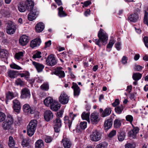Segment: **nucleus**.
<instances>
[{
    "label": "nucleus",
    "instance_id": "f257e3e1",
    "mask_svg": "<svg viewBox=\"0 0 148 148\" xmlns=\"http://www.w3.org/2000/svg\"><path fill=\"white\" fill-rule=\"evenodd\" d=\"M26 6L23 3H20L18 5V9L21 12H24L26 10L28 11H31L33 8L34 3L32 0H27L25 2Z\"/></svg>",
    "mask_w": 148,
    "mask_h": 148
},
{
    "label": "nucleus",
    "instance_id": "f03ea898",
    "mask_svg": "<svg viewBox=\"0 0 148 148\" xmlns=\"http://www.w3.org/2000/svg\"><path fill=\"white\" fill-rule=\"evenodd\" d=\"M103 30L101 28L98 32V36L99 39H96L95 40V44L101 47V45L100 42L104 43L108 40L107 35L106 33L103 32Z\"/></svg>",
    "mask_w": 148,
    "mask_h": 148
},
{
    "label": "nucleus",
    "instance_id": "7ed1b4c3",
    "mask_svg": "<svg viewBox=\"0 0 148 148\" xmlns=\"http://www.w3.org/2000/svg\"><path fill=\"white\" fill-rule=\"evenodd\" d=\"M37 121L36 120H32L27 127L28 135L32 136L34 135L37 126Z\"/></svg>",
    "mask_w": 148,
    "mask_h": 148
},
{
    "label": "nucleus",
    "instance_id": "20e7f679",
    "mask_svg": "<svg viewBox=\"0 0 148 148\" xmlns=\"http://www.w3.org/2000/svg\"><path fill=\"white\" fill-rule=\"evenodd\" d=\"M13 123L14 119L12 116L8 115L6 121L3 122L2 127L5 130H9L11 128Z\"/></svg>",
    "mask_w": 148,
    "mask_h": 148
},
{
    "label": "nucleus",
    "instance_id": "39448f33",
    "mask_svg": "<svg viewBox=\"0 0 148 148\" xmlns=\"http://www.w3.org/2000/svg\"><path fill=\"white\" fill-rule=\"evenodd\" d=\"M102 134L99 131L97 130H93L90 135V139L92 141L97 142L101 139Z\"/></svg>",
    "mask_w": 148,
    "mask_h": 148
},
{
    "label": "nucleus",
    "instance_id": "423d86ee",
    "mask_svg": "<svg viewBox=\"0 0 148 148\" xmlns=\"http://www.w3.org/2000/svg\"><path fill=\"white\" fill-rule=\"evenodd\" d=\"M140 10L138 8H137L134 13L129 16V20L132 22H135L137 21L139 19L138 14L140 13Z\"/></svg>",
    "mask_w": 148,
    "mask_h": 148
},
{
    "label": "nucleus",
    "instance_id": "0eeeda50",
    "mask_svg": "<svg viewBox=\"0 0 148 148\" xmlns=\"http://www.w3.org/2000/svg\"><path fill=\"white\" fill-rule=\"evenodd\" d=\"M46 62L48 65L51 66L55 65L57 63V61L53 54L49 55L46 59Z\"/></svg>",
    "mask_w": 148,
    "mask_h": 148
},
{
    "label": "nucleus",
    "instance_id": "6e6552de",
    "mask_svg": "<svg viewBox=\"0 0 148 148\" xmlns=\"http://www.w3.org/2000/svg\"><path fill=\"white\" fill-rule=\"evenodd\" d=\"M76 116V114H73V112H70L69 114V116L70 118L69 120L68 116H66L64 118V122L66 124L68 123L69 129H70L72 123V121L74 119V117Z\"/></svg>",
    "mask_w": 148,
    "mask_h": 148
},
{
    "label": "nucleus",
    "instance_id": "1a4fd4ad",
    "mask_svg": "<svg viewBox=\"0 0 148 148\" xmlns=\"http://www.w3.org/2000/svg\"><path fill=\"white\" fill-rule=\"evenodd\" d=\"M21 93L20 97L21 99H26L30 98L31 95L30 91L28 88H23L21 90Z\"/></svg>",
    "mask_w": 148,
    "mask_h": 148
},
{
    "label": "nucleus",
    "instance_id": "9d476101",
    "mask_svg": "<svg viewBox=\"0 0 148 148\" xmlns=\"http://www.w3.org/2000/svg\"><path fill=\"white\" fill-rule=\"evenodd\" d=\"M53 124L55 132H58L60 131V128L62 126L61 120L60 119L56 118L53 122Z\"/></svg>",
    "mask_w": 148,
    "mask_h": 148
},
{
    "label": "nucleus",
    "instance_id": "9b49d317",
    "mask_svg": "<svg viewBox=\"0 0 148 148\" xmlns=\"http://www.w3.org/2000/svg\"><path fill=\"white\" fill-rule=\"evenodd\" d=\"M90 118L91 123L93 124H97L100 120L99 115L95 112L91 114Z\"/></svg>",
    "mask_w": 148,
    "mask_h": 148
},
{
    "label": "nucleus",
    "instance_id": "f8f14e48",
    "mask_svg": "<svg viewBox=\"0 0 148 148\" xmlns=\"http://www.w3.org/2000/svg\"><path fill=\"white\" fill-rule=\"evenodd\" d=\"M59 101L62 104H66L68 102L69 98L68 95L65 93H62L59 98Z\"/></svg>",
    "mask_w": 148,
    "mask_h": 148
},
{
    "label": "nucleus",
    "instance_id": "ddd939ff",
    "mask_svg": "<svg viewBox=\"0 0 148 148\" xmlns=\"http://www.w3.org/2000/svg\"><path fill=\"white\" fill-rule=\"evenodd\" d=\"M16 29L14 24L12 23H8L6 28V32L8 34H13L15 32Z\"/></svg>",
    "mask_w": 148,
    "mask_h": 148
},
{
    "label": "nucleus",
    "instance_id": "4468645a",
    "mask_svg": "<svg viewBox=\"0 0 148 148\" xmlns=\"http://www.w3.org/2000/svg\"><path fill=\"white\" fill-rule=\"evenodd\" d=\"M13 108L14 111L17 113H19L21 109V104L19 101L17 99L13 100Z\"/></svg>",
    "mask_w": 148,
    "mask_h": 148
},
{
    "label": "nucleus",
    "instance_id": "2eb2a0df",
    "mask_svg": "<svg viewBox=\"0 0 148 148\" xmlns=\"http://www.w3.org/2000/svg\"><path fill=\"white\" fill-rule=\"evenodd\" d=\"M62 67L57 68L54 72V74L58 76L60 78H63L65 76V74L64 71L62 70Z\"/></svg>",
    "mask_w": 148,
    "mask_h": 148
},
{
    "label": "nucleus",
    "instance_id": "dca6fc26",
    "mask_svg": "<svg viewBox=\"0 0 148 148\" xmlns=\"http://www.w3.org/2000/svg\"><path fill=\"white\" fill-rule=\"evenodd\" d=\"M28 15V18L30 21H32L36 19L38 14V12L36 10L33 9Z\"/></svg>",
    "mask_w": 148,
    "mask_h": 148
},
{
    "label": "nucleus",
    "instance_id": "f3484780",
    "mask_svg": "<svg viewBox=\"0 0 148 148\" xmlns=\"http://www.w3.org/2000/svg\"><path fill=\"white\" fill-rule=\"evenodd\" d=\"M44 116L45 119L47 121H49L53 118V115L51 111L47 110L44 112Z\"/></svg>",
    "mask_w": 148,
    "mask_h": 148
},
{
    "label": "nucleus",
    "instance_id": "a211bd4d",
    "mask_svg": "<svg viewBox=\"0 0 148 148\" xmlns=\"http://www.w3.org/2000/svg\"><path fill=\"white\" fill-rule=\"evenodd\" d=\"M71 88L73 90V94L74 96H78L79 94L80 90L79 87L75 83L73 82Z\"/></svg>",
    "mask_w": 148,
    "mask_h": 148
},
{
    "label": "nucleus",
    "instance_id": "6ab92c4d",
    "mask_svg": "<svg viewBox=\"0 0 148 148\" xmlns=\"http://www.w3.org/2000/svg\"><path fill=\"white\" fill-rule=\"evenodd\" d=\"M29 41L28 37L26 35H23L21 36L19 39V42L20 44L22 46H24L27 45Z\"/></svg>",
    "mask_w": 148,
    "mask_h": 148
},
{
    "label": "nucleus",
    "instance_id": "aec40b11",
    "mask_svg": "<svg viewBox=\"0 0 148 148\" xmlns=\"http://www.w3.org/2000/svg\"><path fill=\"white\" fill-rule=\"evenodd\" d=\"M41 41L40 38H36L31 41L30 46L32 48L39 46L41 43Z\"/></svg>",
    "mask_w": 148,
    "mask_h": 148
},
{
    "label": "nucleus",
    "instance_id": "412c9836",
    "mask_svg": "<svg viewBox=\"0 0 148 148\" xmlns=\"http://www.w3.org/2000/svg\"><path fill=\"white\" fill-rule=\"evenodd\" d=\"M55 101H54L53 99L50 97L46 98L44 101V103L47 106H50L52 105Z\"/></svg>",
    "mask_w": 148,
    "mask_h": 148
},
{
    "label": "nucleus",
    "instance_id": "4be33fe9",
    "mask_svg": "<svg viewBox=\"0 0 148 148\" xmlns=\"http://www.w3.org/2000/svg\"><path fill=\"white\" fill-rule=\"evenodd\" d=\"M45 25L42 22H40L38 23L35 26V29L37 32H42L44 28Z\"/></svg>",
    "mask_w": 148,
    "mask_h": 148
},
{
    "label": "nucleus",
    "instance_id": "5701e85b",
    "mask_svg": "<svg viewBox=\"0 0 148 148\" xmlns=\"http://www.w3.org/2000/svg\"><path fill=\"white\" fill-rule=\"evenodd\" d=\"M112 118H110L105 121L104 127L105 130L110 129L112 126Z\"/></svg>",
    "mask_w": 148,
    "mask_h": 148
},
{
    "label": "nucleus",
    "instance_id": "b1692460",
    "mask_svg": "<svg viewBox=\"0 0 148 148\" xmlns=\"http://www.w3.org/2000/svg\"><path fill=\"white\" fill-rule=\"evenodd\" d=\"M32 63L39 72L42 71L44 67V66L43 65L39 63L33 62Z\"/></svg>",
    "mask_w": 148,
    "mask_h": 148
},
{
    "label": "nucleus",
    "instance_id": "393cba45",
    "mask_svg": "<svg viewBox=\"0 0 148 148\" xmlns=\"http://www.w3.org/2000/svg\"><path fill=\"white\" fill-rule=\"evenodd\" d=\"M5 101L6 104L8 103V101L9 100H11L14 97V93L12 92L9 91L5 94Z\"/></svg>",
    "mask_w": 148,
    "mask_h": 148
},
{
    "label": "nucleus",
    "instance_id": "a878e982",
    "mask_svg": "<svg viewBox=\"0 0 148 148\" xmlns=\"http://www.w3.org/2000/svg\"><path fill=\"white\" fill-rule=\"evenodd\" d=\"M125 136V133L124 131L122 130H119L118 134V138L119 141H123Z\"/></svg>",
    "mask_w": 148,
    "mask_h": 148
},
{
    "label": "nucleus",
    "instance_id": "bb28decb",
    "mask_svg": "<svg viewBox=\"0 0 148 148\" xmlns=\"http://www.w3.org/2000/svg\"><path fill=\"white\" fill-rule=\"evenodd\" d=\"M62 143L64 148H71L72 144L70 141L67 139H63Z\"/></svg>",
    "mask_w": 148,
    "mask_h": 148
},
{
    "label": "nucleus",
    "instance_id": "cd10ccee",
    "mask_svg": "<svg viewBox=\"0 0 148 148\" xmlns=\"http://www.w3.org/2000/svg\"><path fill=\"white\" fill-rule=\"evenodd\" d=\"M60 104H58L57 102L55 101L53 104L50 106V109L54 111H57L60 107Z\"/></svg>",
    "mask_w": 148,
    "mask_h": 148
},
{
    "label": "nucleus",
    "instance_id": "c85d7f7f",
    "mask_svg": "<svg viewBox=\"0 0 148 148\" xmlns=\"http://www.w3.org/2000/svg\"><path fill=\"white\" fill-rule=\"evenodd\" d=\"M23 111L27 114H30L32 112V108L30 106L27 104H25L23 106Z\"/></svg>",
    "mask_w": 148,
    "mask_h": 148
},
{
    "label": "nucleus",
    "instance_id": "c756f323",
    "mask_svg": "<svg viewBox=\"0 0 148 148\" xmlns=\"http://www.w3.org/2000/svg\"><path fill=\"white\" fill-rule=\"evenodd\" d=\"M18 71L13 70H10L8 72V77L11 78H14L17 75Z\"/></svg>",
    "mask_w": 148,
    "mask_h": 148
},
{
    "label": "nucleus",
    "instance_id": "7c9ffc66",
    "mask_svg": "<svg viewBox=\"0 0 148 148\" xmlns=\"http://www.w3.org/2000/svg\"><path fill=\"white\" fill-rule=\"evenodd\" d=\"M35 148H44L43 142L42 140H37L35 144Z\"/></svg>",
    "mask_w": 148,
    "mask_h": 148
},
{
    "label": "nucleus",
    "instance_id": "2f4dec72",
    "mask_svg": "<svg viewBox=\"0 0 148 148\" xmlns=\"http://www.w3.org/2000/svg\"><path fill=\"white\" fill-rule=\"evenodd\" d=\"M111 112V109L110 108H106L102 112V117H105L110 115Z\"/></svg>",
    "mask_w": 148,
    "mask_h": 148
},
{
    "label": "nucleus",
    "instance_id": "473e14b6",
    "mask_svg": "<svg viewBox=\"0 0 148 148\" xmlns=\"http://www.w3.org/2000/svg\"><path fill=\"white\" fill-rule=\"evenodd\" d=\"M0 56L1 58L7 59L8 56V51L5 49H1L0 50Z\"/></svg>",
    "mask_w": 148,
    "mask_h": 148
},
{
    "label": "nucleus",
    "instance_id": "72a5a7b5",
    "mask_svg": "<svg viewBox=\"0 0 148 148\" xmlns=\"http://www.w3.org/2000/svg\"><path fill=\"white\" fill-rule=\"evenodd\" d=\"M142 76L141 74L139 73H136L133 74L132 78L134 80L137 81L140 79Z\"/></svg>",
    "mask_w": 148,
    "mask_h": 148
},
{
    "label": "nucleus",
    "instance_id": "f704fd0d",
    "mask_svg": "<svg viewBox=\"0 0 148 148\" xmlns=\"http://www.w3.org/2000/svg\"><path fill=\"white\" fill-rule=\"evenodd\" d=\"M124 106L123 105L118 106L115 108V110L116 112L118 114H120L123 110Z\"/></svg>",
    "mask_w": 148,
    "mask_h": 148
},
{
    "label": "nucleus",
    "instance_id": "c9c22d12",
    "mask_svg": "<svg viewBox=\"0 0 148 148\" xmlns=\"http://www.w3.org/2000/svg\"><path fill=\"white\" fill-rule=\"evenodd\" d=\"M15 144V141L13 138L12 136H10L9 138L8 145L10 147H12L14 146Z\"/></svg>",
    "mask_w": 148,
    "mask_h": 148
},
{
    "label": "nucleus",
    "instance_id": "e433bc0d",
    "mask_svg": "<svg viewBox=\"0 0 148 148\" xmlns=\"http://www.w3.org/2000/svg\"><path fill=\"white\" fill-rule=\"evenodd\" d=\"M58 9V15L60 17H64L67 15V14L63 11V8L62 6L60 7Z\"/></svg>",
    "mask_w": 148,
    "mask_h": 148
},
{
    "label": "nucleus",
    "instance_id": "4c0bfd02",
    "mask_svg": "<svg viewBox=\"0 0 148 148\" xmlns=\"http://www.w3.org/2000/svg\"><path fill=\"white\" fill-rule=\"evenodd\" d=\"M121 124V121L118 119H116L114 123V126L115 128H118L120 127Z\"/></svg>",
    "mask_w": 148,
    "mask_h": 148
},
{
    "label": "nucleus",
    "instance_id": "58836bf2",
    "mask_svg": "<svg viewBox=\"0 0 148 148\" xmlns=\"http://www.w3.org/2000/svg\"><path fill=\"white\" fill-rule=\"evenodd\" d=\"M90 113L85 112H83L82 114V118L84 120H86L87 121L89 120Z\"/></svg>",
    "mask_w": 148,
    "mask_h": 148
},
{
    "label": "nucleus",
    "instance_id": "ea45409f",
    "mask_svg": "<svg viewBox=\"0 0 148 148\" xmlns=\"http://www.w3.org/2000/svg\"><path fill=\"white\" fill-rule=\"evenodd\" d=\"M23 52L22 51L16 53L15 54V58L18 60L22 59L23 57Z\"/></svg>",
    "mask_w": 148,
    "mask_h": 148
},
{
    "label": "nucleus",
    "instance_id": "a19ab883",
    "mask_svg": "<svg viewBox=\"0 0 148 148\" xmlns=\"http://www.w3.org/2000/svg\"><path fill=\"white\" fill-rule=\"evenodd\" d=\"M15 83L17 85H20L21 86H22L24 84L25 82L20 78H19L16 80Z\"/></svg>",
    "mask_w": 148,
    "mask_h": 148
},
{
    "label": "nucleus",
    "instance_id": "79ce46f5",
    "mask_svg": "<svg viewBox=\"0 0 148 148\" xmlns=\"http://www.w3.org/2000/svg\"><path fill=\"white\" fill-rule=\"evenodd\" d=\"M19 75H20L21 77H25V78L28 80L29 78V73L28 72H26L24 73H20Z\"/></svg>",
    "mask_w": 148,
    "mask_h": 148
},
{
    "label": "nucleus",
    "instance_id": "37998d69",
    "mask_svg": "<svg viewBox=\"0 0 148 148\" xmlns=\"http://www.w3.org/2000/svg\"><path fill=\"white\" fill-rule=\"evenodd\" d=\"M143 22L148 26V12L146 11L145 12L143 19Z\"/></svg>",
    "mask_w": 148,
    "mask_h": 148
},
{
    "label": "nucleus",
    "instance_id": "c03bdc74",
    "mask_svg": "<svg viewBox=\"0 0 148 148\" xmlns=\"http://www.w3.org/2000/svg\"><path fill=\"white\" fill-rule=\"evenodd\" d=\"M40 88L42 90H47L49 88V86L48 84L44 83L40 86Z\"/></svg>",
    "mask_w": 148,
    "mask_h": 148
},
{
    "label": "nucleus",
    "instance_id": "a18cd8bd",
    "mask_svg": "<svg viewBox=\"0 0 148 148\" xmlns=\"http://www.w3.org/2000/svg\"><path fill=\"white\" fill-rule=\"evenodd\" d=\"M10 67L12 69L19 70L21 69V68L14 63L10 65Z\"/></svg>",
    "mask_w": 148,
    "mask_h": 148
},
{
    "label": "nucleus",
    "instance_id": "49530a36",
    "mask_svg": "<svg viewBox=\"0 0 148 148\" xmlns=\"http://www.w3.org/2000/svg\"><path fill=\"white\" fill-rule=\"evenodd\" d=\"M107 144L106 143H103L97 145L96 148H105Z\"/></svg>",
    "mask_w": 148,
    "mask_h": 148
},
{
    "label": "nucleus",
    "instance_id": "de8ad7c7",
    "mask_svg": "<svg viewBox=\"0 0 148 148\" xmlns=\"http://www.w3.org/2000/svg\"><path fill=\"white\" fill-rule=\"evenodd\" d=\"M29 143L26 139H23L21 143V145L23 147H27L28 146Z\"/></svg>",
    "mask_w": 148,
    "mask_h": 148
},
{
    "label": "nucleus",
    "instance_id": "09e8293b",
    "mask_svg": "<svg viewBox=\"0 0 148 148\" xmlns=\"http://www.w3.org/2000/svg\"><path fill=\"white\" fill-rule=\"evenodd\" d=\"M5 118L6 116L4 113L0 112V122L4 121Z\"/></svg>",
    "mask_w": 148,
    "mask_h": 148
},
{
    "label": "nucleus",
    "instance_id": "8fccbe9b",
    "mask_svg": "<svg viewBox=\"0 0 148 148\" xmlns=\"http://www.w3.org/2000/svg\"><path fill=\"white\" fill-rule=\"evenodd\" d=\"M139 130V128L138 127H134V126H133V129L131 130L132 131H133L134 135H135L136 136V134L138 132Z\"/></svg>",
    "mask_w": 148,
    "mask_h": 148
},
{
    "label": "nucleus",
    "instance_id": "3c124183",
    "mask_svg": "<svg viewBox=\"0 0 148 148\" xmlns=\"http://www.w3.org/2000/svg\"><path fill=\"white\" fill-rule=\"evenodd\" d=\"M80 127L81 129H84L87 126V122H81L80 124Z\"/></svg>",
    "mask_w": 148,
    "mask_h": 148
},
{
    "label": "nucleus",
    "instance_id": "603ef678",
    "mask_svg": "<svg viewBox=\"0 0 148 148\" xmlns=\"http://www.w3.org/2000/svg\"><path fill=\"white\" fill-rule=\"evenodd\" d=\"M63 111L61 110L60 111L57 112L56 114V118L60 119V118L62 117L63 114Z\"/></svg>",
    "mask_w": 148,
    "mask_h": 148
},
{
    "label": "nucleus",
    "instance_id": "864d4df0",
    "mask_svg": "<svg viewBox=\"0 0 148 148\" xmlns=\"http://www.w3.org/2000/svg\"><path fill=\"white\" fill-rule=\"evenodd\" d=\"M41 53V52L38 51L33 55V58L34 59L40 58L41 57V56L40 55Z\"/></svg>",
    "mask_w": 148,
    "mask_h": 148
},
{
    "label": "nucleus",
    "instance_id": "5fc2aeb1",
    "mask_svg": "<svg viewBox=\"0 0 148 148\" xmlns=\"http://www.w3.org/2000/svg\"><path fill=\"white\" fill-rule=\"evenodd\" d=\"M125 148H134L135 145L130 143H127L125 145Z\"/></svg>",
    "mask_w": 148,
    "mask_h": 148
},
{
    "label": "nucleus",
    "instance_id": "6e6d98bb",
    "mask_svg": "<svg viewBox=\"0 0 148 148\" xmlns=\"http://www.w3.org/2000/svg\"><path fill=\"white\" fill-rule=\"evenodd\" d=\"M114 43V40H110L109 44L107 45V47L108 48H111L112 47Z\"/></svg>",
    "mask_w": 148,
    "mask_h": 148
},
{
    "label": "nucleus",
    "instance_id": "4d7b16f0",
    "mask_svg": "<svg viewBox=\"0 0 148 148\" xmlns=\"http://www.w3.org/2000/svg\"><path fill=\"white\" fill-rule=\"evenodd\" d=\"M126 119L127 121L132 123L133 120V117L132 115H129L126 116Z\"/></svg>",
    "mask_w": 148,
    "mask_h": 148
},
{
    "label": "nucleus",
    "instance_id": "13d9d810",
    "mask_svg": "<svg viewBox=\"0 0 148 148\" xmlns=\"http://www.w3.org/2000/svg\"><path fill=\"white\" fill-rule=\"evenodd\" d=\"M116 133V131L115 130H113L108 135V136L110 138H112L115 135Z\"/></svg>",
    "mask_w": 148,
    "mask_h": 148
},
{
    "label": "nucleus",
    "instance_id": "bf43d9fd",
    "mask_svg": "<svg viewBox=\"0 0 148 148\" xmlns=\"http://www.w3.org/2000/svg\"><path fill=\"white\" fill-rule=\"evenodd\" d=\"M52 140V138L49 136H46L45 138V141L47 143L51 142Z\"/></svg>",
    "mask_w": 148,
    "mask_h": 148
},
{
    "label": "nucleus",
    "instance_id": "052dcab7",
    "mask_svg": "<svg viewBox=\"0 0 148 148\" xmlns=\"http://www.w3.org/2000/svg\"><path fill=\"white\" fill-rule=\"evenodd\" d=\"M143 40L145 46L148 48V37L145 36L143 38Z\"/></svg>",
    "mask_w": 148,
    "mask_h": 148
},
{
    "label": "nucleus",
    "instance_id": "680f3d73",
    "mask_svg": "<svg viewBox=\"0 0 148 148\" xmlns=\"http://www.w3.org/2000/svg\"><path fill=\"white\" fill-rule=\"evenodd\" d=\"M127 58L125 56H124L122 59V62L123 64H126L127 62Z\"/></svg>",
    "mask_w": 148,
    "mask_h": 148
},
{
    "label": "nucleus",
    "instance_id": "e2e57ef3",
    "mask_svg": "<svg viewBox=\"0 0 148 148\" xmlns=\"http://www.w3.org/2000/svg\"><path fill=\"white\" fill-rule=\"evenodd\" d=\"M128 135L129 137H132L133 138H135L136 136L133 133V131H130L128 132Z\"/></svg>",
    "mask_w": 148,
    "mask_h": 148
},
{
    "label": "nucleus",
    "instance_id": "0e129e2a",
    "mask_svg": "<svg viewBox=\"0 0 148 148\" xmlns=\"http://www.w3.org/2000/svg\"><path fill=\"white\" fill-rule=\"evenodd\" d=\"M143 68V67L140 65H136L135 69L137 71H140L142 70Z\"/></svg>",
    "mask_w": 148,
    "mask_h": 148
},
{
    "label": "nucleus",
    "instance_id": "69168bd1",
    "mask_svg": "<svg viewBox=\"0 0 148 148\" xmlns=\"http://www.w3.org/2000/svg\"><path fill=\"white\" fill-rule=\"evenodd\" d=\"M119 101L118 99H116L114 102L112 104V106L115 107L116 106L119 105Z\"/></svg>",
    "mask_w": 148,
    "mask_h": 148
},
{
    "label": "nucleus",
    "instance_id": "338daca9",
    "mask_svg": "<svg viewBox=\"0 0 148 148\" xmlns=\"http://www.w3.org/2000/svg\"><path fill=\"white\" fill-rule=\"evenodd\" d=\"M51 40H49L45 43V48H46L47 47H49L51 45Z\"/></svg>",
    "mask_w": 148,
    "mask_h": 148
},
{
    "label": "nucleus",
    "instance_id": "774afa93",
    "mask_svg": "<svg viewBox=\"0 0 148 148\" xmlns=\"http://www.w3.org/2000/svg\"><path fill=\"white\" fill-rule=\"evenodd\" d=\"M115 47L118 50L121 49V43L118 42L115 44Z\"/></svg>",
    "mask_w": 148,
    "mask_h": 148
}]
</instances>
